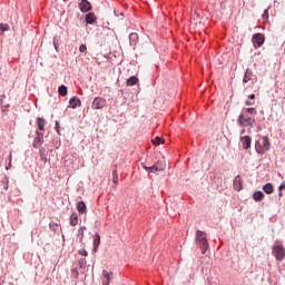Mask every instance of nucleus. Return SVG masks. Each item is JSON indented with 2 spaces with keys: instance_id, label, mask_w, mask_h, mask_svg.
<instances>
[{
  "instance_id": "obj_33",
  "label": "nucleus",
  "mask_w": 285,
  "mask_h": 285,
  "mask_svg": "<svg viewBox=\"0 0 285 285\" xmlns=\"http://www.w3.org/2000/svg\"><path fill=\"white\" fill-rule=\"evenodd\" d=\"M248 99H255V94L249 95Z\"/></svg>"
},
{
  "instance_id": "obj_28",
  "label": "nucleus",
  "mask_w": 285,
  "mask_h": 285,
  "mask_svg": "<svg viewBox=\"0 0 285 285\" xmlns=\"http://www.w3.org/2000/svg\"><path fill=\"white\" fill-rule=\"evenodd\" d=\"M279 194L278 197H282V190H285V183H283L279 187H278Z\"/></svg>"
},
{
  "instance_id": "obj_34",
  "label": "nucleus",
  "mask_w": 285,
  "mask_h": 285,
  "mask_svg": "<svg viewBox=\"0 0 285 285\" xmlns=\"http://www.w3.org/2000/svg\"><path fill=\"white\" fill-rule=\"evenodd\" d=\"M82 255H83L85 257H88V252L85 250V252L82 253Z\"/></svg>"
},
{
  "instance_id": "obj_13",
  "label": "nucleus",
  "mask_w": 285,
  "mask_h": 285,
  "mask_svg": "<svg viewBox=\"0 0 285 285\" xmlns=\"http://www.w3.org/2000/svg\"><path fill=\"white\" fill-rule=\"evenodd\" d=\"M86 23L92 24L95 21H97V16H95V12L87 13L86 17Z\"/></svg>"
},
{
  "instance_id": "obj_3",
  "label": "nucleus",
  "mask_w": 285,
  "mask_h": 285,
  "mask_svg": "<svg viewBox=\"0 0 285 285\" xmlns=\"http://www.w3.org/2000/svg\"><path fill=\"white\" fill-rule=\"evenodd\" d=\"M255 148H256V153H258V155H264V153H266V150H271V141L268 140V137H263L259 141H256L255 144Z\"/></svg>"
},
{
  "instance_id": "obj_4",
  "label": "nucleus",
  "mask_w": 285,
  "mask_h": 285,
  "mask_svg": "<svg viewBox=\"0 0 285 285\" xmlns=\"http://www.w3.org/2000/svg\"><path fill=\"white\" fill-rule=\"evenodd\" d=\"M272 253L274 255V257L278 261V262H283L284 257H285V248L284 245H274Z\"/></svg>"
},
{
  "instance_id": "obj_6",
  "label": "nucleus",
  "mask_w": 285,
  "mask_h": 285,
  "mask_svg": "<svg viewBox=\"0 0 285 285\" xmlns=\"http://www.w3.org/2000/svg\"><path fill=\"white\" fill-rule=\"evenodd\" d=\"M252 41L254 43V48H262V46H264V41H266V38L264 37V33H255Z\"/></svg>"
},
{
  "instance_id": "obj_9",
  "label": "nucleus",
  "mask_w": 285,
  "mask_h": 285,
  "mask_svg": "<svg viewBox=\"0 0 285 285\" xmlns=\"http://www.w3.org/2000/svg\"><path fill=\"white\" fill-rule=\"evenodd\" d=\"M240 142L243 145V148L245 150H248L250 148V144H253V139L250 138V136H243L240 137Z\"/></svg>"
},
{
  "instance_id": "obj_12",
  "label": "nucleus",
  "mask_w": 285,
  "mask_h": 285,
  "mask_svg": "<svg viewBox=\"0 0 285 285\" xmlns=\"http://www.w3.org/2000/svg\"><path fill=\"white\" fill-rule=\"evenodd\" d=\"M36 124H37L38 129L41 130V132H43V130H46V119L38 117L36 119Z\"/></svg>"
},
{
  "instance_id": "obj_22",
  "label": "nucleus",
  "mask_w": 285,
  "mask_h": 285,
  "mask_svg": "<svg viewBox=\"0 0 285 285\" xmlns=\"http://www.w3.org/2000/svg\"><path fill=\"white\" fill-rule=\"evenodd\" d=\"M137 83H139V78L131 76L128 80H127V86H137Z\"/></svg>"
},
{
  "instance_id": "obj_19",
  "label": "nucleus",
  "mask_w": 285,
  "mask_h": 285,
  "mask_svg": "<svg viewBox=\"0 0 285 285\" xmlns=\"http://www.w3.org/2000/svg\"><path fill=\"white\" fill-rule=\"evenodd\" d=\"M253 79V71H250V69H247L245 71V76H244V83H248V81H250Z\"/></svg>"
},
{
  "instance_id": "obj_2",
  "label": "nucleus",
  "mask_w": 285,
  "mask_h": 285,
  "mask_svg": "<svg viewBox=\"0 0 285 285\" xmlns=\"http://www.w3.org/2000/svg\"><path fill=\"white\" fill-rule=\"evenodd\" d=\"M237 121L240 128H247V127L253 128L255 126V118L249 117L246 112H240Z\"/></svg>"
},
{
  "instance_id": "obj_14",
  "label": "nucleus",
  "mask_w": 285,
  "mask_h": 285,
  "mask_svg": "<svg viewBox=\"0 0 285 285\" xmlns=\"http://www.w3.org/2000/svg\"><path fill=\"white\" fill-rule=\"evenodd\" d=\"M263 190H264V193H266V195H273L275 187H273V184L267 183L263 186Z\"/></svg>"
},
{
  "instance_id": "obj_15",
  "label": "nucleus",
  "mask_w": 285,
  "mask_h": 285,
  "mask_svg": "<svg viewBox=\"0 0 285 285\" xmlns=\"http://www.w3.org/2000/svg\"><path fill=\"white\" fill-rule=\"evenodd\" d=\"M70 226H77L79 224V215L77 213H72L69 219Z\"/></svg>"
},
{
  "instance_id": "obj_32",
  "label": "nucleus",
  "mask_w": 285,
  "mask_h": 285,
  "mask_svg": "<svg viewBox=\"0 0 285 285\" xmlns=\"http://www.w3.org/2000/svg\"><path fill=\"white\" fill-rule=\"evenodd\" d=\"M263 17H266V18H268V10H265V11H264V14H263Z\"/></svg>"
},
{
  "instance_id": "obj_21",
  "label": "nucleus",
  "mask_w": 285,
  "mask_h": 285,
  "mask_svg": "<svg viewBox=\"0 0 285 285\" xmlns=\"http://www.w3.org/2000/svg\"><path fill=\"white\" fill-rule=\"evenodd\" d=\"M254 202H262L264 199V193L263 191H255L253 194Z\"/></svg>"
},
{
  "instance_id": "obj_10",
  "label": "nucleus",
  "mask_w": 285,
  "mask_h": 285,
  "mask_svg": "<svg viewBox=\"0 0 285 285\" xmlns=\"http://www.w3.org/2000/svg\"><path fill=\"white\" fill-rule=\"evenodd\" d=\"M244 188V181L242 180V176H236L234 179V189L239 193V190H243Z\"/></svg>"
},
{
  "instance_id": "obj_18",
  "label": "nucleus",
  "mask_w": 285,
  "mask_h": 285,
  "mask_svg": "<svg viewBox=\"0 0 285 285\" xmlns=\"http://www.w3.org/2000/svg\"><path fill=\"white\" fill-rule=\"evenodd\" d=\"M100 244H101V236L96 234V236L94 238V250H95V253H97V248H99Z\"/></svg>"
},
{
  "instance_id": "obj_26",
  "label": "nucleus",
  "mask_w": 285,
  "mask_h": 285,
  "mask_svg": "<svg viewBox=\"0 0 285 285\" xmlns=\"http://www.w3.org/2000/svg\"><path fill=\"white\" fill-rule=\"evenodd\" d=\"M9 28H10V26H8V24H6V23H0V30H1L2 32H8Z\"/></svg>"
},
{
  "instance_id": "obj_7",
  "label": "nucleus",
  "mask_w": 285,
  "mask_h": 285,
  "mask_svg": "<svg viewBox=\"0 0 285 285\" xmlns=\"http://www.w3.org/2000/svg\"><path fill=\"white\" fill-rule=\"evenodd\" d=\"M80 12H90L92 10V4L88 0H81L79 3Z\"/></svg>"
},
{
  "instance_id": "obj_1",
  "label": "nucleus",
  "mask_w": 285,
  "mask_h": 285,
  "mask_svg": "<svg viewBox=\"0 0 285 285\" xmlns=\"http://www.w3.org/2000/svg\"><path fill=\"white\" fill-rule=\"evenodd\" d=\"M207 237L206 232L199 229L196 232V244L200 248L203 255H206V250H208Z\"/></svg>"
},
{
  "instance_id": "obj_8",
  "label": "nucleus",
  "mask_w": 285,
  "mask_h": 285,
  "mask_svg": "<svg viewBox=\"0 0 285 285\" xmlns=\"http://www.w3.org/2000/svg\"><path fill=\"white\" fill-rule=\"evenodd\" d=\"M112 282V272H108L106 269L102 271V285H110Z\"/></svg>"
},
{
  "instance_id": "obj_23",
  "label": "nucleus",
  "mask_w": 285,
  "mask_h": 285,
  "mask_svg": "<svg viewBox=\"0 0 285 285\" xmlns=\"http://www.w3.org/2000/svg\"><path fill=\"white\" fill-rule=\"evenodd\" d=\"M242 112H245V115H257V110H255V108L250 107V108H244L242 110Z\"/></svg>"
},
{
  "instance_id": "obj_27",
  "label": "nucleus",
  "mask_w": 285,
  "mask_h": 285,
  "mask_svg": "<svg viewBox=\"0 0 285 285\" xmlns=\"http://www.w3.org/2000/svg\"><path fill=\"white\" fill-rule=\"evenodd\" d=\"M12 168V154L9 156V166L6 167L7 170H10Z\"/></svg>"
},
{
  "instance_id": "obj_20",
  "label": "nucleus",
  "mask_w": 285,
  "mask_h": 285,
  "mask_svg": "<svg viewBox=\"0 0 285 285\" xmlns=\"http://www.w3.org/2000/svg\"><path fill=\"white\" fill-rule=\"evenodd\" d=\"M58 95H60V97H66V95H68V87H66V85H61L58 88Z\"/></svg>"
},
{
  "instance_id": "obj_17",
  "label": "nucleus",
  "mask_w": 285,
  "mask_h": 285,
  "mask_svg": "<svg viewBox=\"0 0 285 285\" xmlns=\"http://www.w3.org/2000/svg\"><path fill=\"white\" fill-rule=\"evenodd\" d=\"M145 170H148V173H161V170H164V168L157 166V165H154L151 167H146L144 166Z\"/></svg>"
},
{
  "instance_id": "obj_5",
  "label": "nucleus",
  "mask_w": 285,
  "mask_h": 285,
  "mask_svg": "<svg viewBox=\"0 0 285 285\" xmlns=\"http://www.w3.org/2000/svg\"><path fill=\"white\" fill-rule=\"evenodd\" d=\"M92 110H101L106 108V99L102 97H96L91 105Z\"/></svg>"
},
{
  "instance_id": "obj_16",
  "label": "nucleus",
  "mask_w": 285,
  "mask_h": 285,
  "mask_svg": "<svg viewBox=\"0 0 285 285\" xmlns=\"http://www.w3.org/2000/svg\"><path fill=\"white\" fill-rule=\"evenodd\" d=\"M77 210H78V213H80L81 215H86V213H87L86 203H85V202H79V203L77 204Z\"/></svg>"
},
{
  "instance_id": "obj_36",
  "label": "nucleus",
  "mask_w": 285,
  "mask_h": 285,
  "mask_svg": "<svg viewBox=\"0 0 285 285\" xmlns=\"http://www.w3.org/2000/svg\"><path fill=\"white\" fill-rule=\"evenodd\" d=\"M6 190H8V187H4Z\"/></svg>"
},
{
  "instance_id": "obj_11",
  "label": "nucleus",
  "mask_w": 285,
  "mask_h": 285,
  "mask_svg": "<svg viewBox=\"0 0 285 285\" xmlns=\"http://www.w3.org/2000/svg\"><path fill=\"white\" fill-rule=\"evenodd\" d=\"M81 106V99L73 97L69 100V108H80Z\"/></svg>"
},
{
  "instance_id": "obj_31",
  "label": "nucleus",
  "mask_w": 285,
  "mask_h": 285,
  "mask_svg": "<svg viewBox=\"0 0 285 285\" xmlns=\"http://www.w3.org/2000/svg\"><path fill=\"white\" fill-rule=\"evenodd\" d=\"M254 105H255V102H252L249 100L245 101V106H254Z\"/></svg>"
},
{
  "instance_id": "obj_29",
  "label": "nucleus",
  "mask_w": 285,
  "mask_h": 285,
  "mask_svg": "<svg viewBox=\"0 0 285 285\" xmlns=\"http://www.w3.org/2000/svg\"><path fill=\"white\" fill-rule=\"evenodd\" d=\"M88 50V47H86V45H81L79 47V52H86Z\"/></svg>"
},
{
  "instance_id": "obj_35",
  "label": "nucleus",
  "mask_w": 285,
  "mask_h": 285,
  "mask_svg": "<svg viewBox=\"0 0 285 285\" xmlns=\"http://www.w3.org/2000/svg\"><path fill=\"white\" fill-rule=\"evenodd\" d=\"M244 132H246V129H243V130L240 131V135H244Z\"/></svg>"
},
{
  "instance_id": "obj_24",
  "label": "nucleus",
  "mask_w": 285,
  "mask_h": 285,
  "mask_svg": "<svg viewBox=\"0 0 285 285\" xmlns=\"http://www.w3.org/2000/svg\"><path fill=\"white\" fill-rule=\"evenodd\" d=\"M36 141L38 144H43V132H41V131L37 132Z\"/></svg>"
},
{
  "instance_id": "obj_25",
  "label": "nucleus",
  "mask_w": 285,
  "mask_h": 285,
  "mask_svg": "<svg viewBox=\"0 0 285 285\" xmlns=\"http://www.w3.org/2000/svg\"><path fill=\"white\" fill-rule=\"evenodd\" d=\"M153 144L155 146H160V144H164V138L161 137H156L154 140H153Z\"/></svg>"
},
{
  "instance_id": "obj_30",
  "label": "nucleus",
  "mask_w": 285,
  "mask_h": 285,
  "mask_svg": "<svg viewBox=\"0 0 285 285\" xmlns=\"http://www.w3.org/2000/svg\"><path fill=\"white\" fill-rule=\"evenodd\" d=\"M129 39H130V40L137 39V33H131V35L129 36Z\"/></svg>"
}]
</instances>
